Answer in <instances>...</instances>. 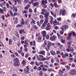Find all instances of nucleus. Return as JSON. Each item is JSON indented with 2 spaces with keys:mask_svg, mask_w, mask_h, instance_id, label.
Wrapping results in <instances>:
<instances>
[{
  "mask_svg": "<svg viewBox=\"0 0 76 76\" xmlns=\"http://www.w3.org/2000/svg\"><path fill=\"white\" fill-rule=\"evenodd\" d=\"M32 1L31 2H28V3L29 4H31V3H34V1H37V0H31Z\"/></svg>",
  "mask_w": 76,
  "mask_h": 76,
  "instance_id": "obj_33",
  "label": "nucleus"
},
{
  "mask_svg": "<svg viewBox=\"0 0 76 76\" xmlns=\"http://www.w3.org/2000/svg\"><path fill=\"white\" fill-rule=\"evenodd\" d=\"M70 45H68V48L67 49V51H68V52H69V51H70Z\"/></svg>",
  "mask_w": 76,
  "mask_h": 76,
  "instance_id": "obj_27",
  "label": "nucleus"
},
{
  "mask_svg": "<svg viewBox=\"0 0 76 76\" xmlns=\"http://www.w3.org/2000/svg\"><path fill=\"white\" fill-rule=\"evenodd\" d=\"M21 63L23 65H24V64H25L26 62L24 60H23L22 62H21Z\"/></svg>",
  "mask_w": 76,
  "mask_h": 76,
  "instance_id": "obj_34",
  "label": "nucleus"
},
{
  "mask_svg": "<svg viewBox=\"0 0 76 76\" xmlns=\"http://www.w3.org/2000/svg\"><path fill=\"white\" fill-rule=\"evenodd\" d=\"M30 24L31 25H33V24H35L36 23V22L35 20L33 19H31V21L30 22Z\"/></svg>",
  "mask_w": 76,
  "mask_h": 76,
  "instance_id": "obj_12",
  "label": "nucleus"
},
{
  "mask_svg": "<svg viewBox=\"0 0 76 76\" xmlns=\"http://www.w3.org/2000/svg\"><path fill=\"white\" fill-rule=\"evenodd\" d=\"M44 63L47 65H49V62H48V61H44Z\"/></svg>",
  "mask_w": 76,
  "mask_h": 76,
  "instance_id": "obj_35",
  "label": "nucleus"
},
{
  "mask_svg": "<svg viewBox=\"0 0 76 76\" xmlns=\"http://www.w3.org/2000/svg\"><path fill=\"white\" fill-rule=\"evenodd\" d=\"M30 7V5H27V6L25 8V9L26 10H28V9L29 8V7Z\"/></svg>",
  "mask_w": 76,
  "mask_h": 76,
  "instance_id": "obj_30",
  "label": "nucleus"
},
{
  "mask_svg": "<svg viewBox=\"0 0 76 76\" xmlns=\"http://www.w3.org/2000/svg\"><path fill=\"white\" fill-rule=\"evenodd\" d=\"M15 35L17 37H18V38H19V34L18 33V32L17 31H15Z\"/></svg>",
  "mask_w": 76,
  "mask_h": 76,
  "instance_id": "obj_21",
  "label": "nucleus"
},
{
  "mask_svg": "<svg viewBox=\"0 0 76 76\" xmlns=\"http://www.w3.org/2000/svg\"><path fill=\"white\" fill-rule=\"evenodd\" d=\"M9 44L10 45H12V42L11 39H9Z\"/></svg>",
  "mask_w": 76,
  "mask_h": 76,
  "instance_id": "obj_36",
  "label": "nucleus"
},
{
  "mask_svg": "<svg viewBox=\"0 0 76 76\" xmlns=\"http://www.w3.org/2000/svg\"><path fill=\"white\" fill-rule=\"evenodd\" d=\"M67 28H68V26L67 25H64L62 27L61 29H62V30H64V29H67Z\"/></svg>",
  "mask_w": 76,
  "mask_h": 76,
  "instance_id": "obj_6",
  "label": "nucleus"
},
{
  "mask_svg": "<svg viewBox=\"0 0 76 76\" xmlns=\"http://www.w3.org/2000/svg\"><path fill=\"white\" fill-rule=\"evenodd\" d=\"M2 9L4 12L6 10V7H2Z\"/></svg>",
  "mask_w": 76,
  "mask_h": 76,
  "instance_id": "obj_54",
  "label": "nucleus"
},
{
  "mask_svg": "<svg viewBox=\"0 0 76 76\" xmlns=\"http://www.w3.org/2000/svg\"><path fill=\"white\" fill-rule=\"evenodd\" d=\"M60 33L61 35H63V34L64 33V30H62L60 31Z\"/></svg>",
  "mask_w": 76,
  "mask_h": 76,
  "instance_id": "obj_31",
  "label": "nucleus"
},
{
  "mask_svg": "<svg viewBox=\"0 0 76 76\" xmlns=\"http://www.w3.org/2000/svg\"><path fill=\"white\" fill-rule=\"evenodd\" d=\"M69 56V54L67 53H65V54L62 56L63 58H64L66 57H68Z\"/></svg>",
  "mask_w": 76,
  "mask_h": 76,
  "instance_id": "obj_10",
  "label": "nucleus"
},
{
  "mask_svg": "<svg viewBox=\"0 0 76 76\" xmlns=\"http://www.w3.org/2000/svg\"><path fill=\"white\" fill-rule=\"evenodd\" d=\"M58 73L59 74H62V73H63V72L61 70H59Z\"/></svg>",
  "mask_w": 76,
  "mask_h": 76,
  "instance_id": "obj_40",
  "label": "nucleus"
},
{
  "mask_svg": "<svg viewBox=\"0 0 76 76\" xmlns=\"http://www.w3.org/2000/svg\"><path fill=\"white\" fill-rule=\"evenodd\" d=\"M13 65L15 67H19L20 66V64L19 62H15L13 63Z\"/></svg>",
  "mask_w": 76,
  "mask_h": 76,
  "instance_id": "obj_3",
  "label": "nucleus"
},
{
  "mask_svg": "<svg viewBox=\"0 0 76 76\" xmlns=\"http://www.w3.org/2000/svg\"><path fill=\"white\" fill-rule=\"evenodd\" d=\"M21 26V25L20 24H18L16 26V28H19V27H20Z\"/></svg>",
  "mask_w": 76,
  "mask_h": 76,
  "instance_id": "obj_61",
  "label": "nucleus"
},
{
  "mask_svg": "<svg viewBox=\"0 0 76 76\" xmlns=\"http://www.w3.org/2000/svg\"><path fill=\"white\" fill-rule=\"evenodd\" d=\"M46 25H47V24H45V23H43L42 26V28H44L46 26Z\"/></svg>",
  "mask_w": 76,
  "mask_h": 76,
  "instance_id": "obj_23",
  "label": "nucleus"
},
{
  "mask_svg": "<svg viewBox=\"0 0 76 76\" xmlns=\"http://www.w3.org/2000/svg\"><path fill=\"white\" fill-rule=\"evenodd\" d=\"M24 43L25 44H26V45H28V41L26 40L25 41Z\"/></svg>",
  "mask_w": 76,
  "mask_h": 76,
  "instance_id": "obj_59",
  "label": "nucleus"
},
{
  "mask_svg": "<svg viewBox=\"0 0 76 76\" xmlns=\"http://www.w3.org/2000/svg\"><path fill=\"white\" fill-rule=\"evenodd\" d=\"M9 13H10V15L11 16H13V13H12V11L11 10H10L9 12H8Z\"/></svg>",
  "mask_w": 76,
  "mask_h": 76,
  "instance_id": "obj_25",
  "label": "nucleus"
},
{
  "mask_svg": "<svg viewBox=\"0 0 76 76\" xmlns=\"http://www.w3.org/2000/svg\"><path fill=\"white\" fill-rule=\"evenodd\" d=\"M0 13L2 14L3 13V10H2V9L1 8H0Z\"/></svg>",
  "mask_w": 76,
  "mask_h": 76,
  "instance_id": "obj_56",
  "label": "nucleus"
},
{
  "mask_svg": "<svg viewBox=\"0 0 76 76\" xmlns=\"http://www.w3.org/2000/svg\"><path fill=\"white\" fill-rule=\"evenodd\" d=\"M45 51H44L43 50H41L39 52V54H42V55H45Z\"/></svg>",
  "mask_w": 76,
  "mask_h": 76,
  "instance_id": "obj_14",
  "label": "nucleus"
},
{
  "mask_svg": "<svg viewBox=\"0 0 76 76\" xmlns=\"http://www.w3.org/2000/svg\"><path fill=\"white\" fill-rule=\"evenodd\" d=\"M18 0H13L14 2L15 3V5H16V4H17V1H18Z\"/></svg>",
  "mask_w": 76,
  "mask_h": 76,
  "instance_id": "obj_42",
  "label": "nucleus"
},
{
  "mask_svg": "<svg viewBox=\"0 0 76 76\" xmlns=\"http://www.w3.org/2000/svg\"><path fill=\"white\" fill-rule=\"evenodd\" d=\"M33 28L34 29H38V27L37 26L34 25H33Z\"/></svg>",
  "mask_w": 76,
  "mask_h": 76,
  "instance_id": "obj_20",
  "label": "nucleus"
},
{
  "mask_svg": "<svg viewBox=\"0 0 76 76\" xmlns=\"http://www.w3.org/2000/svg\"><path fill=\"white\" fill-rule=\"evenodd\" d=\"M38 2H37L34 3L33 5L34 6H38Z\"/></svg>",
  "mask_w": 76,
  "mask_h": 76,
  "instance_id": "obj_26",
  "label": "nucleus"
},
{
  "mask_svg": "<svg viewBox=\"0 0 76 76\" xmlns=\"http://www.w3.org/2000/svg\"><path fill=\"white\" fill-rule=\"evenodd\" d=\"M17 15H18V13L16 12H15L13 15V17H14V16H17Z\"/></svg>",
  "mask_w": 76,
  "mask_h": 76,
  "instance_id": "obj_49",
  "label": "nucleus"
},
{
  "mask_svg": "<svg viewBox=\"0 0 76 76\" xmlns=\"http://www.w3.org/2000/svg\"><path fill=\"white\" fill-rule=\"evenodd\" d=\"M53 6H55V7H58V4H56V3H55L53 4Z\"/></svg>",
  "mask_w": 76,
  "mask_h": 76,
  "instance_id": "obj_29",
  "label": "nucleus"
},
{
  "mask_svg": "<svg viewBox=\"0 0 76 76\" xmlns=\"http://www.w3.org/2000/svg\"><path fill=\"white\" fill-rule=\"evenodd\" d=\"M42 11L43 12H47V10L44 9H42Z\"/></svg>",
  "mask_w": 76,
  "mask_h": 76,
  "instance_id": "obj_57",
  "label": "nucleus"
},
{
  "mask_svg": "<svg viewBox=\"0 0 76 76\" xmlns=\"http://www.w3.org/2000/svg\"><path fill=\"white\" fill-rule=\"evenodd\" d=\"M49 18L50 19V23H52V21H53V17L51 16H49Z\"/></svg>",
  "mask_w": 76,
  "mask_h": 76,
  "instance_id": "obj_19",
  "label": "nucleus"
},
{
  "mask_svg": "<svg viewBox=\"0 0 76 76\" xmlns=\"http://www.w3.org/2000/svg\"><path fill=\"white\" fill-rule=\"evenodd\" d=\"M24 32V30L23 29H22V30H20L19 31V33L20 34H22V33Z\"/></svg>",
  "mask_w": 76,
  "mask_h": 76,
  "instance_id": "obj_17",
  "label": "nucleus"
},
{
  "mask_svg": "<svg viewBox=\"0 0 76 76\" xmlns=\"http://www.w3.org/2000/svg\"><path fill=\"white\" fill-rule=\"evenodd\" d=\"M50 53L53 56H55V55H56V52L54 51H53V50H51Z\"/></svg>",
  "mask_w": 76,
  "mask_h": 76,
  "instance_id": "obj_15",
  "label": "nucleus"
},
{
  "mask_svg": "<svg viewBox=\"0 0 76 76\" xmlns=\"http://www.w3.org/2000/svg\"><path fill=\"white\" fill-rule=\"evenodd\" d=\"M42 75H43V73L42 72V71H41L39 72V75L40 76H42Z\"/></svg>",
  "mask_w": 76,
  "mask_h": 76,
  "instance_id": "obj_60",
  "label": "nucleus"
},
{
  "mask_svg": "<svg viewBox=\"0 0 76 76\" xmlns=\"http://www.w3.org/2000/svg\"><path fill=\"white\" fill-rule=\"evenodd\" d=\"M17 51H18V53H19V54H20V53H22V50H18Z\"/></svg>",
  "mask_w": 76,
  "mask_h": 76,
  "instance_id": "obj_55",
  "label": "nucleus"
},
{
  "mask_svg": "<svg viewBox=\"0 0 76 76\" xmlns=\"http://www.w3.org/2000/svg\"><path fill=\"white\" fill-rule=\"evenodd\" d=\"M47 0H43L42 1V5H44V4H47Z\"/></svg>",
  "mask_w": 76,
  "mask_h": 76,
  "instance_id": "obj_13",
  "label": "nucleus"
},
{
  "mask_svg": "<svg viewBox=\"0 0 76 76\" xmlns=\"http://www.w3.org/2000/svg\"><path fill=\"white\" fill-rule=\"evenodd\" d=\"M29 68L28 66H27L26 67V68L24 69V72H25L26 74L29 73Z\"/></svg>",
  "mask_w": 76,
  "mask_h": 76,
  "instance_id": "obj_2",
  "label": "nucleus"
},
{
  "mask_svg": "<svg viewBox=\"0 0 76 76\" xmlns=\"http://www.w3.org/2000/svg\"><path fill=\"white\" fill-rule=\"evenodd\" d=\"M56 39V36H53L50 38V39L52 41L55 40Z\"/></svg>",
  "mask_w": 76,
  "mask_h": 76,
  "instance_id": "obj_8",
  "label": "nucleus"
},
{
  "mask_svg": "<svg viewBox=\"0 0 76 76\" xmlns=\"http://www.w3.org/2000/svg\"><path fill=\"white\" fill-rule=\"evenodd\" d=\"M72 34H73V35L74 37H76V34L75 33V32H72Z\"/></svg>",
  "mask_w": 76,
  "mask_h": 76,
  "instance_id": "obj_48",
  "label": "nucleus"
},
{
  "mask_svg": "<svg viewBox=\"0 0 76 76\" xmlns=\"http://www.w3.org/2000/svg\"><path fill=\"white\" fill-rule=\"evenodd\" d=\"M47 26L48 27H49L50 28H51V25L50 23H48L47 24Z\"/></svg>",
  "mask_w": 76,
  "mask_h": 76,
  "instance_id": "obj_38",
  "label": "nucleus"
},
{
  "mask_svg": "<svg viewBox=\"0 0 76 76\" xmlns=\"http://www.w3.org/2000/svg\"><path fill=\"white\" fill-rule=\"evenodd\" d=\"M48 22V20L47 19H46L45 21L44 22V23H45L47 24Z\"/></svg>",
  "mask_w": 76,
  "mask_h": 76,
  "instance_id": "obj_45",
  "label": "nucleus"
},
{
  "mask_svg": "<svg viewBox=\"0 0 76 76\" xmlns=\"http://www.w3.org/2000/svg\"><path fill=\"white\" fill-rule=\"evenodd\" d=\"M13 9H14L13 12H18V9H17V8L15 7H14Z\"/></svg>",
  "mask_w": 76,
  "mask_h": 76,
  "instance_id": "obj_22",
  "label": "nucleus"
},
{
  "mask_svg": "<svg viewBox=\"0 0 76 76\" xmlns=\"http://www.w3.org/2000/svg\"><path fill=\"white\" fill-rule=\"evenodd\" d=\"M18 23V21L16 20H15V21H14V23L15 24H17Z\"/></svg>",
  "mask_w": 76,
  "mask_h": 76,
  "instance_id": "obj_62",
  "label": "nucleus"
},
{
  "mask_svg": "<svg viewBox=\"0 0 76 76\" xmlns=\"http://www.w3.org/2000/svg\"><path fill=\"white\" fill-rule=\"evenodd\" d=\"M70 74L72 75H76V70L75 69H72L70 71Z\"/></svg>",
  "mask_w": 76,
  "mask_h": 76,
  "instance_id": "obj_1",
  "label": "nucleus"
},
{
  "mask_svg": "<svg viewBox=\"0 0 76 76\" xmlns=\"http://www.w3.org/2000/svg\"><path fill=\"white\" fill-rule=\"evenodd\" d=\"M50 12L51 15L53 16V17H54V18H56V12H54L52 11H50Z\"/></svg>",
  "mask_w": 76,
  "mask_h": 76,
  "instance_id": "obj_5",
  "label": "nucleus"
},
{
  "mask_svg": "<svg viewBox=\"0 0 76 76\" xmlns=\"http://www.w3.org/2000/svg\"><path fill=\"white\" fill-rule=\"evenodd\" d=\"M49 35L48 34H47L46 36V38L47 39H49Z\"/></svg>",
  "mask_w": 76,
  "mask_h": 76,
  "instance_id": "obj_53",
  "label": "nucleus"
},
{
  "mask_svg": "<svg viewBox=\"0 0 76 76\" xmlns=\"http://www.w3.org/2000/svg\"><path fill=\"white\" fill-rule=\"evenodd\" d=\"M72 35V33H70L68 34V35L67 36V39L68 40H69V39H71V36Z\"/></svg>",
  "mask_w": 76,
  "mask_h": 76,
  "instance_id": "obj_9",
  "label": "nucleus"
},
{
  "mask_svg": "<svg viewBox=\"0 0 76 76\" xmlns=\"http://www.w3.org/2000/svg\"><path fill=\"white\" fill-rule=\"evenodd\" d=\"M57 20L55 19V21H52V23H50L51 24H53L54 26H55V25H57Z\"/></svg>",
  "mask_w": 76,
  "mask_h": 76,
  "instance_id": "obj_7",
  "label": "nucleus"
},
{
  "mask_svg": "<svg viewBox=\"0 0 76 76\" xmlns=\"http://www.w3.org/2000/svg\"><path fill=\"white\" fill-rule=\"evenodd\" d=\"M35 64L37 66H39V63H38L37 61L35 62Z\"/></svg>",
  "mask_w": 76,
  "mask_h": 76,
  "instance_id": "obj_47",
  "label": "nucleus"
},
{
  "mask_svg": "<svg viewBox=\"0 0 76 76\" xmlns=\"http://www.w3.org/2000/svg\"><path fill=\"white\" fill-rule=\"evenodd\" d=\"M65 67L67 69H68V70H69V69H70V66L68 65H65Z\"/></svg>",
  "mask_w": 76,
  "mask_h": 76,
  "instance_id": "obj_32",
  "label": "nucleus"
},
{
  "mask_svg": "<svg viewBox=\"0 0 76 76\" xmlns=\"http://www.w3.org/2000/svg\"><path fill=\"white\" fill-rule=\"evenodd\" d=\"M43 8H46L47 7V5H44L42 6Z\"/></svg>",
  "mask_w": 76,
  "mask_h": 76,
  "instance_id": "obj_64",
  "label": "nucleus"
},
{
  "mask_svg": "<svg viewBox=\"0 0 76 76\" xmlns=\"http://www.w3.org/2000/svg\"><path fill=\"white\" fill-rule=\"evenodd\" d=\"M48 44L49 46H51L52 45V43L50 42H48Z\"/></svg>",
  "mask_w": 76,
  "mask_h": 76,
  "instance_id": "obj_43",
  "label": "nucleus"
},
{
  "mask_svg": "<svg viewBox=\"0 0 76 76\" xmlns=\"http://www.w3.org/2000/svg\"><path fill=\"white\" fill-rule=\"evenodd\" d=\"M41 34L43 37L44 38L45 37V36H46V34H47V33L46 32V31H43L42 32Z\"/></svg>",
  "mask_w": 76,
  "mask_h": 76,
  "instance_id": "obj_4",
  "label": "nucleus"
},
{
  "mask_svg": "<svg viewBox=\"0 0 76 76\" xmlns=\"http://www.w3.org/2000/svg\"><path fill=\"white\" fill-rule=\"evenodd\" d=\"M72 16L74 18H75V16H76V13L75 14L74 13H72Z\"/></svg>",
  "mask_w": 76,
  "mask_h": 76,
  "instance_id": "obj_50",
  "label": "nucleus"
},
{
  "mask_svg": "<svg viewBox=\"0 0 76 76\" xmlns=\"http://www.w3.org/2000/svg\"><path fill=\"white\" fill-rule=\"evenodd\" d=\"M62 16H64V15H65V14H66V11H65V10H62Z\"/></svg>",
  "mask_w": 76,
  "mask_h": 76,
  "instance_id": "obj_16",
  "label": "nucleus"
},
{
  "mask_svg": "<svg viewBox=\"0 0 76 76\" xmlns=\"http://www.w3.org/2000/svg\"><path fill=\"white\" fill-rule=\"evenodd\" d=\"M42 70H43V71L44 72H45V71H47V69L46 68L43 67L42 68Z\"/></svg>",
  "mask_w": 76,
  "mask_h": 76,
  "instance_id": "obj_46",
  "label": "nucleus"
},
{
  "mask_svg": "<svg viewBox=\"0 0 76 76\" xmlns=\"http://www.w3.org/2000/svg\"><path fill=\"white\" fill-rule=\"evenodd\" d=\"M39 18H40V19H43V18H44V17H43V16H42L41 15H40L39 16Z\"/></svg>",
  "mask_w": 76,
  "mask_h": 76,
  "instance_id": "obj_63",
  "label": "nucleus"
},
{
  "mask_svg": "<svg viewBox=\"0 0 76 76\" xmlns=\"http://www.w3.org/2000/svg\"><path fill=\"white\" fill-rule=\"evenodd\" d=\"M61 64H62L63 65H65V64H66V63L64 62H60Z\"/></svg>",
  "mask_w": 76,
  "mask_h": 76,
  "instance_id": "obj_41",
  "label": "nucleus"
},
{
  "mask_svg": "<svg viewBox=\"0 0 76 76\" xmlns=\"http://www.w3.org/2000/svg\"><path fill=\"white\" fill-rule=\"evenodd\" d=\"M24 23L25 25H27L28 23V20H27L24 21Z\"/></svg>",
  "mask_w": 76,
  "mask_h": 76,
  "instance_id": "obj_37",
  "label": "nucleus"
},
{
  "mask_svg": "<svg viewBox=\"0 0 76 76\" xmlns=\"http://www.w3.org/2000/svg\"><path fill=\"white\" fill-rule=\"evenodd\" d=\"M37 25L39 26H41V24H40V23H39V21H37Z\"/></svg>",
  "mask_w": 76,
  "mask_h": 76,
  "instance_id": "obj_51",
  "label": "nucleus"
},
{
  "mask_svg": "<svg viewBox=\"0 0 76 76\" xmlns=\"http://www.w3.org/2000/svg\"><path fill=\"white\" fill-rule=\"evenodd\" d=\"M24 23H25V22H24V20L23 19H22V22L21 23V25H24Z\"/></svg>",
  "mask_w": 76,
  "mask_h": 76,
  "instance_id": "obj_44",
  "label": "nucleus"
},
{
  "mask_svg": "<svg viewBox=\"0 0 76 76\" xmlns=\"http://www.w3.org/2000/svg\"><path fill=\"white\" fill-rule=\"evenodd\" d=\"M51 29V28L48 27V26H46L45 27V29L47 30V31H49Z\"/></svg>",
  "mask_w": 76,
  "mask_h": 76,
  "instance_id": "obj_18",
  "label": "nucleus"
},
{
  "mask_svg": "<svg viewBox=\"0 0 76 76\" xmlns=\"http://www.w3.org/2000/svg\"><path fill=\"white\" fill-rule=\"evenodd\" d=\"M17 1L19 4H21V0H18Z\"/></svg>",
  "mask_w": 76,
  "mask_h": 76,
  "instance_id": "obj_58",
  "label": "nucleus"
},
{
  "mask_svg": "<svg viewBox=\"0 0 76 76\" xmlns=\"http://www.w3.org/2000/svg\"><path fill=\"white\" fill-rule=\"evenodd\" d=\"M44 16L45 19H48V16H49V14L48 13H46L44 15Z\"/></svg>",
  "mask_w": 76,
  "mask_h": 76,
  "instance_id": "obj_11",
  "label": "nucleus"
},
{
  "mask_svg": "<svg viewBox=\"0 0 76 76\" xmlns=\"http://www.w3.org/2000/svg\"><path fill=\"white\" fill-rule=\"evenodd\" d=\"M14 61H15V62H19V60H18V58H16L14 59Z\"/></svg>",
  "mask_w": 76,
  "mask_h": 76,
  "instance_id": "obj_28",
  "label": "nucleus"
},
{
  "mask_svg": "<svg viewBox=\"0 0 76 76\" xmlns=\"http://www.w3.org/2000/svg\"><path fill=\"white\" fill-rule=\"evenodd\" d=\"M42 39V36L41 35H40L38 37V40H40Z\"/></svg>",
  "mask_w": 76,
  "mask_h": 76,
  "instance_id": "obj_24",
  "label": "nucleus"
},
{
  "mask_svg": "<svg viewBox=\"0 0 76 76\" xmlns=\"http://www.w3.org/2000/svg\"><path fill=\"white\" fill-rule=\"evenodd\" d=\"M0 47H1V46H2V47H4V45H3V43H1V41L0 42Z\"/></svg>",
  "mask_w": 76,
  "mask_h": 76,
  "instance_id": "obj_52",
  "label": "nucleus"
},
{
  "mask_svg": "<svg viewBox=\"0 0 76 76\" xmlns=\"http://www.w3.org/2000/svg\"><path fill=\"white\" fill-rule=\"evenodd\" d=\"M2 4L4 6H5L6 5V2L4 1L2 2Z\"/></svg>",
  "mask_w": 76,
  "mask_h": 76,
  "instance_id": "obj_39",
  "label": "nucleus"
}]
</instances>
